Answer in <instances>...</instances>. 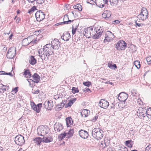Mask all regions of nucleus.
Instances as JSON below:
<instances>
[{
    "mask_svg": "<svg viewBox=\"0 0 151 151\" xmlns=\"http://www.w3.org/2000/svg\"><path fill=\"white\" fill-rule=\"evenodd\" d=\"M111 15V13L109 10L105 11L102 15V17L106 19H109Z\"/></svg>",
    "mask_w": 151,
    "mask_h": 151,
    "instance_id": "17",
    "label": "nucleus"
},
{
    "mask_svg": "<svg viewBox=\"0 0 151 151\" xmlns=\"http://www.w3.org/2000/svg\"><path fill=\"white\" fill-rule=\"evenodd\" d=\"M44 107L48 110H50L53 106V104H43Z\"/></svg>",
    "mask_w": 151,
    "mask_h": 151,
    "instance_id": "35",
    "label": "nucleus"
},
{
    "mask_svg": "<svg viewBox=\"0 0 151 151\" xmlns=\"http://www.w3.org/2000/svg\"><path fill=\"white\" fill-rule=\"evenodd\" d=\"M83 84L85 86L87 87H89L91 85V83L89 81L84 82L83 83Z\"/></svg>",
    "mask_w": 151,
    "mask_h": 151,
    "instance_id": "46",
    "label": "nucleus"
},
{
    "mask_svg": "<svg viewBox=\"0 0 151 151\" xmlns=\"http://www.w3.org/2000/svg\"><path fill=\"white\" fill-rule=\"evenodd\" d=\"M6 86L0 83V94L3 93L6 91Z\"/></svg>",
    "mask_w": 151,
    "mask_h": 151,
    "instance_id": "31",
    "label": "nucleus"
},
{
    "mask_svg": "<svg viewBox=\"0 0 151 151\" xmlns=\"http://www.w3.org/2000/svg\"><path fill=\"white\" fill-rule=\"evenodd\" d=\"M128 97V95L124 92H121L120 93L118 96V99L119 101L121 102V103H129V101L127 100V99Z\"/></svg>",
    "mask_w": 151,
    "mask_h": 151,
    "instance_id": "5",
    "label": "nucleus"
},
{
    "mask_svg": "<svg viewBox=\"0 0 151 151\" xmlns=\"http://www.w3.org/2000/svg\"><path fill=\"white\" fill-rule=\"evenodd\" d=\"M145 151H151V145H150L145 149Z\"/></svg>",
    "mask_w": 151,
    "mask_h": 151,
    "instance_id": "49",
    "label": "nucleus"
},
{
    "mask_svg": "<svg viewBox=\"0 0 151 151\" xmlns=\"http://www.w3.org/2000/svg\"><path fill=\"white\" fill-rule=\"evenodd\" d=\"M6 72L4 71H0V75H5Z\"/></svg>",
    "mask_w": 151,
    "mask_h": 151,
    "instance_id": "63",
    "label": "nucleus"
},
{
    "mask_svg": "<svg viewBox=\"0 0 151 151\" xmlns=\"http://www.w3.org/2000/svg\"><path fill=\"white\" fill-rule=\"evenodd\" d=\"M32 79H27L29 83V86L32 87L35 86V83H38L40 80V76L37 73H35L32 76Z\"/></svg>",
    "mask_w": 151,
    "mask_h": 151,
    "instance_id": "4",
    "label": "nucleus"
},
{
    "mask_svg": "<svg viewBox=\"0 0 151 151\" xmlns=\"http://www.w3.org/2000/svg\"><path fill=\"white\" fill-rule=\"evenodd\" d=\"M103 31L102 29H96V31L93 37L94 39H97L99 38L102 35Z\"/></svg>",
    "mask_w": 151,
    "mask_h": 151,
    "instance_id": "15",
    "label": "nucleus"
},
{
    "mask_svg": "<svg viewBox=\"0 0 151 151\" xmlns=\"http://www.w3.org/2000/svg\"><path fill=\"white\" fill-rule=\"evenodd\" d=\"M63 129L62 124L60 123H56L54 125V129L55 131L59 132Z\"/></svg>",
    "mask_w": 151,
    "mask_h": 151,
    "instance_id": "16",
    "label": "nucleus"
},
{
    "mask_svg": "<svg viewBox=\"0 0 151 151\" xmlns=\"http://www.w3.org/2000/svg\"><path fill=\"white\" fill-rule=\"evenodd\" d=\"M103 131L99 128H96L92 130V134L93 137L97 140L101 139L103 137Z\"/></svg>",
    "mask_w": 151,
    "mask_h": 151,
    "instance_id": "2",
    "label": "nucleus"
},
{
    "mask_svg": "<svg viewBox=\"0 0 151 151\" xmlns=\"http://www.w3.org/2000/svg\"><path fill=\"white\" fill-rule=\"evenodd\" d=\"M105 3L106 4H107V2L109 1L111 5L113 6H116L118 3V0H105Z\"/></svg>",
    "mask_w": 151,
    "mask_h": 151,
    "instance_id": "22",
    "label": "nucleus"
},
{
    "mask_svg": "<svg viewBox=\"0 0 151 151\" xmlns=\"http://www.w3.org/2000/svg\"><path fill=\"white\" fill-rule=\"evenodd\" d=\"M140 14H143L144 15H145L148 16V11H147V9L145 7H142V9H141V12Z\"/></svg>",
    "mask_w": 151,
    "mask_h": 151,
    "instance_id": "32",
    "label": "nucleus"
},
{
    "mask_svg": "<svg viewBox=\"0 0 151 151\" xmlns=\"http://www.w3.org/2000/svg\"><path fill=\"white\" fill-rule=\"evenodd\" d=\"M36 60L33 56H31L29 57V62L30 64L33 65H35L36 63Z\"/></svg>",
    "mask_w": 151,
    "mask_h": 151,
    "instance_id": "27",
    "label": "nucleus"
},
{
    "mask_svg": "<svg viewBox=\"0 0 151 151\" xmlns=\"http://www.w3.org/2000/svg\"><path fill=\"white\" fill-rule=\"evenodd\" d=\"M35 16L37 21L40 22L45 18V15L42 11L39 10L36 13Z\"/></svg>",
    "mask_w": 151,
    "mask_h": 151,
    "instance_id": "10",
    "label": "nucleus"
},
{
    "mask_svg": "<svg viewBox=\"0 0 151 151\" xmlns=\"http://www.w3.org/2000/svg\"><path fill=\"white\" fill-rule=\"evenodd\" d=\"M126 144L129 147H132V142L131 140H127L126 141Z\"/></svg>",
    "mask_w": 151,
    "mask_h": 151,
    "instance_id": "41",
    "label": "nucleus"
},
{
    "mask_svg": "<svg viewBox=\"0 0 151 151\" xmlns=\"http://www.w3.org/2000/svg\"><path fill=\"white\" fill-rule=\"evenodd\" d=\"M42 104H31V106L33 109L36 111L37 113L39 112L42 107Z\"/></svg>",
    "mask_w": 151,
    "mask_h": 151,
    "instance_id": "18",
    "label": "nucleus"
},
{
    "mask_svg": "<svg viewBox=\"0 0 151 151\" xmlns=\"http://www.w3.org/2000/svg\"><path fill=\"white\" fill-rule=\"evenodd\" d=\"M64 105H65V108H67L71 106L72 104H64Z\"/></svg>",
    "mask_w": 151,
    "mask_h": 151,
    "instance_id": "61",
    "label": "nucleus"
},
{
    "mask_svg": "<svg viewBox=\"0 0 151 151\" xmlns=\"http://www.w3.org/2000/svg\"><path fill=\"white\" fill-rule=\"evenodd\" d=\"M101 145H102V146L104 148H105L106 146V143H103V141L101 142Z\"/></svg>",
    "mask_w": 151,
    "mask_h": 151,
    "instance_id": "60",
    "label": "nucleus"
},
{
    "mask_svg": "<svg viewBox=\"0 0 151 151\" xmlns=\"http://www.w3.org/2000/svg\"><path fill=\"white\" fill-rule=\"evenodd\" d=\"M114 37V36L111 32L107 31L105 35V39L104 41V43L109 42L112 40Z\"/></svg>",
    "mask_w": 151,
    "mask_h": 151,
    "instance_id": "8",
    "label": "nucleus"
},
{
    "mask_svg": "<svg viewBox=\"0 0 151 151\" xmlns=\"http://www.w3.org/2000/svg\"><path fill=\"white\" fill-rule=\"evenodd\" d=\"M137 21H135V24H136L135 26L136 27L137 26L138 27H140V26H142L143 25V24H140L138 23H137Z\"/></svg>",
    "mask_w": 151,
    "mask_h": 151,
    "instance_id": "55",
    "label": "nucleus"
},
{
    "mask_svg": "<svg viewBox=\"0 0 151 151\" xmlns=\"http://www.w3.org/2000/svg\"><path fill=\"white\" fill-rule=\"evenodd\" d=\"M109 104H99V106L104 109L107 108L109 106Z\"/></svg>",
    "mask_w": 151,
    "mask_h": 151,
    "instance_id": "47",
    "label": "nucleus"
},
{
    "mask_svg": "<svg viewBox=\"0 0 151 151\" xmlns=\"http://www.w3.org/2000/svg\"><path fill=\"white\" fill-rule=\"evenodd\" d=\"M74 133V130L73 129H70L68 133H67V138H69L73 135Z\"/></svg>",
    "mask_w": 151,
    "mask_h": 151,
    "instance_id": "34",
    "label": "nucleus"
},
{
    "mask_svg": "<svg viewBox=\"0 0 151 151\" xmlns=\"http://www.w3.org/2000/svg\"><path fill=\"white\" fill-rule=\"evenodd\" d=\"M101 101H102V104H106V103H108V104H109V102L107 101V100H106V99H101Z\"/></svg>",
    "mask_w": 151,
    "mask_h": 151,
    "instance_id": "52",
    "label": "nucleus"
},
{
    "mask_svg": "<svg viewBox=\"0 0 151 151\" xmlns=\"http://www.w3.org/2000/svg\"><path fill=\"white\" fill-rule=\"evenodd\" d=\"M148 16L143 14H139L137 16V18L139 20L142 21H145L148 18Z\"/></svg>",
    "mask_w": 151,
    "mask_h": 151,
    "instance_id": "25",
    "label": "nucleus"
},
{
    "mask_svg": "<svg viewBox=\"0 0 151 151\" xmlns=\"http://www.w3.org/2000/svg\"><path fill=\"white\" fill-rule=\"evenodd\" d=\"M23 75L26 78H29L31 77V74L29 69H27L24 70Z\"/></svg>",
    "mask_w": 151,
    "mask_h": 151,
    "instance_id": "24",
    "label": "nucleus"
},
{
    "mask_svg": "<svg viewBox=\"0 0 151 151\" xmlns=\"http://www.w3.org/2000/svg\"><path fill=\"white\" fill-rule=\"evenodd\" d=\"M50 44H47L43 48L39 50L38 52L40 57L42 61L48 60L50 55H52L53 53L52 51H50Z\"/></svg>",
    "mask_w": 151,
    "mask_h": 151,
    "instance_id": "1",
    "label": "nucleus"
},
{
    "mask_svg": "<svg viewBox=\"0 0 151 151\" xmlns=\"http://www.w3.org/2000/svg\"><path fill=\"white\" fill-rule=\"evenodd\" d=\"M127 46V44L125 41L123 40H120L116 43L115 48L118 50H123L125 49Z\"/></svg>",
    "mask_w": 151,
    "mask_h": 151,
    "instance_id": "6",
    "label": "nucleus"
},
{
    "mask_svg": "<svg viewBox=\"0 0 151 151\" xmlns=\"http://www.w3.org/2000/svg\"><path fill=\"white\" fill-rule=\"evenodd\" d=\"M122 105V104H118V107H119V110H122V109L123 108V107L121 106Z\"/></svg>",
    "mask_w": 151,
    "mask_h": 151,
    "instance_id": "62",
    "label": "nucleus"
},
{
    "mask_svg": "<svg viewBox=\"0 0 151 151\" xmlns=\"http://www.w3.org/2000/svg\"><path fill=\"white\" fill-rule=\"evenodd\" d=\"M134 64L137 69L140 68V64L139 61L138 60L135 61H134Z\"/></svg>",
    "mask_w": 151,
    "mask_h": 151,
    "instance_id": "39",
    "label": "nucleus"
},
{
    "mask_svg": "<svg viewBox=\"0 0 151 151\" xmlns=\"http://www.w3.org/2000/svg\"><path fill=\"white\" fill-rule=\"evenodd\" d=\"M51 47L55 50H58L60 47V42L58 40L55 39L51 42Z\"/></svg>",
    "mask_w": 151,
    "mask_h": 151,
    "instance_id": "11",
    "label": "nucleus"
},
{
    "mask_svg": "<svg viewBox=\"0 0 151 151\" xmlns=\"http://www.w3.org/2000/svg\"><path fill=\"white\" fill-rule=\"evenodd\" d=\"M14 141L16 144L20 146L22 145L25 142L24 137L21 135L16 136Z\"/></svg>",
    "mask_w": 151,
    "mask_h": 151,
    "instance_id": "9",
    "label": "nucleus"
},
{
    "mask_svg": "<svg viewBox=\"0 0 151 151\" xmlns=\"http://www.w3.org/2000/svg\"><path fill=\"white\" fill-rule=\"evenodd\" d=\"M72 93L74 94L79 92V90L77 88L73 87L72 89Z\"/></svg>",
    "mask_w": 151,
    "mask_h": 151,
    "instance_id": "42",
    "label": "nucleus"
},
{
    "mask_svg": "<svg viewBox=\"0 0 151 151\" xmlns=\"http://www.w3.org/2000/svg\"><path fill=\"white\" fill-rule=\"evenodd\" d=\"M41 31L40 30H38L37 31H35L34 32V35H38L40 34Z\"/></svg>",
    "mask_w": 151,
    "mask_h": 151,
    "instance_id": "54",
    "label": "nucleus"
},
{
    "mask_svg": "<svg viewBox=\"0 0 151 151\" xmlns=\"http://www.w3.org/2000/svg\"><path fill=\"white\" fill-rule=\"evenodd\" d=\"M66 124L68 127H70L73 123V121L71 117H68L67 118L66 120Z\"/></svg>",
    "mask_w": 151,
    "mask_h": 151,
    "instance_id": "26",
    "label": "nucleus"
},
{
    "mask_svg": "<svg viewBox=\"0 0 151 151\" xmlns=\"http://www.w3.org/2000/svg\"><path fill=\"white\" fill-rule=\"evenodd\" d=\"M90 111L88 110L83 109L81 112V115L82 117H86L90 114Z\"/></svg>",
    "mask_w": 151,
    "mask_h": 151,
    "instance_id": "23",
    "label": "nucleus"
},
{
    "mask_svg": "<svg viewBox=\"0 0 151 151\" xmlns=\"http://www.w3.org/2000/svg\"><path fill=\"white\" fill-rule=\"evenodd\" d=\"M42 139V141L45 143H48L52 142V138L50 136L47 135L43 136Z\"/></svg>",
    "mask_w": 151,
    "mask_h": 151,
    "instance_id": "19",
    "label": "nucleus"
},
{
    "mask_svg": "<svg viewBox=\"0 0 151 151\" xmlns=\"http://www.w3.org/2000/svg\"><path fill=\"white\" fill-rule=\"evenodd\" d=\"M146 115V113H144L143 112H139L138 114V116L139 118L142 119L143 117H145Z\"/></svg>",
    "mask_w": 151,
    "mask_h": 151,
    "instance_id": "38",
    "label": "nucleus"
},
{
    "mask_svg": "<svg viewBox=\"0 0 151 151\" xmlns=\"http://www.w3.org/2000/svg\"><path fill=\"white\" fill-rule=\"evenodd\" d=\"M18 87H16L14 88L12 90V91L14 92V93H16L18 91Z\"/></svg>",
    "mask_w": 151,
    "mask_h": 151,
    "instance_id": "56",
    "label": "nucleus"
},
{
    "mask_svg": "<svg viewBox=\"0 0 151 151\" xmlns=\"http://www.w3.org/2000/svg\"><path fill=\"white\" fill-rule=\"evenodd\" d=\"M37 3L39 4H42L45 1V0H36Z\"/></svg>",
    "mask_w": 151,
    "mask_h": 151,
    "instance_id": "50",
    "label": "nucleus"
},
{
    "mask_svg": "<svg viewBox=\"0 0 151 151\" xmlns=\"http://www.w3.org/2000/svg\"><path fill=\"white\" fill-rule=\"evenodd\" d=\"M64 105H62V104H56L55 109L56 111H58L61 110Z\"/></svg>",
    "mask_w": 151,
    "mask_h": 151,
    "instance_id": "33",
    "label": "nucleus"
},
{
    "mask_svg": "<svg viewBox=\"0 0 151 151\" xmlns=\"http://www.w3.org/2000/svg\"><path fill=\"white\" fill-rule=\"evenodd\" d=\"M66 136L67 137V133L64 132V133L61 134L58 137L60 140H62Z\"/></svg>",
    "mask_w": 151,
    "mask_h": 151,
    "instance_id": "40",
    "label": "nucleus"
},
{
    "mask_svg": "<svg viewBox=\"0 0 151 151\" xmlns=\"http://www.w3.org/2000/svg\"><path fill=\"white\" fill-rule=\"evenodd\" d=\"M32 92L34 93H38L39 92V90L38 89H37L36 90L32 89Z\"/></svg>",
    "mask_w": 151,
    "mask_h": 151,
    "instance_id": "51",
    "label": "nucleus"
},
{
    "mask_svg": "<svg viewBox=\"0 0 151 151\" xmlns=\"http://www.w3.org/2000/svg\"><path fill=\"white\" fill-rule=\"evenodd\" d=\"M63 21V22L57 23L55 25L56 26H58L64 24H68L70 23L71 22H72L73 20H69V19L68 15L67 14H66L64 16Z\"/></svg>",
    "mask_w": 151,
    "mask_h": 151,
    "instance_id": "12",
    "label": "nucleus"
},
{
    "mask_svg": "<svg viewBox=\"0 0 151 151\" xmlns=\"http://www.w3.org/2000/svg\"><path fill=\"white\" fill-rule=\"evenodd\" d=\"M120 21L119 20H115L114 21H113V24H117L119 23L120 22Z\"/></svg>",
    "mask_w": 151,
    "mask_h": 151,
    "instance_id": "59",
    "label": "nucleus"
},
{
    "mask_svg": "<svg viewBox=\"0 0 151 151\" xmlns=\"http://www.w3.org/2000/svg\"><path fill=\"white\" fill-rule=\"evenodd\" d=\"M42 139L40 137H37L34 139V142L37 145H40L42 141Z\"/></svg>",
    "mask_w": 151,
    "mask_h": 151,
    "instance_id": "30",
    "label": "nucleus"
},
{
    "mask_svg": "<svg viewBox=\"0 0 151 151\" xmlns=\"http://www.w3.org/2000/svg\"><path fill=\"white\" fill-rule=\"evenodd\" d=\"M76 100V98H74L73 99L70 100L69 102L67 104H73Z\"/></svg>",
    "mask_w": 151,
    "mask_h": 151,
    "instance_id": "48",
    "label": "nucleus"
},
{
    "mask_svg": "<svg viewBox=\"0 0 151 151\" xmlns=\"http://www.w3.org/2000/svg\"><path fill=\"white\" fill-rule=\"evenodd\" d=\"M118 151H128V150L126 147H119L118 150Z\"/></svg>",
    "mask_w": 151,
    "mask_h": 151,
    "instance_id": "44",
    "label": "nucleus"
},
{
    "mask_svg": "<svg viewBox=\"0 0 151 151\" xmlns=\"http://www.w3.org/2000/svg\"><path fill=\"white\" fill-rule=\"evenodd\" d=\"M70 35L68 32H66L63 34L61 37V38L65 41H68L70 38Z\"/></svg>",
    "mask_w": 151,
    "mask_h": 151,
    "instance_id": "21",
    "label": "nucleus"
},
{
    "mask_svg": "<svg viewBox=\"0 0 151 151\" xmlns=\"http://www.w3.org/2000/svg\"><path fill=\"white\" fill-rule=\"evenodd\" d=\"M90 28H91V30H90L91 32V37H92L93 38L94 35L96 31V29L95 28L94 29H93V28L92 27H90Z\"/></svg>",
    "mask_w": 151,
    "mask_h": 151,
    "instance_id": "37",
    "label": "nucleus"
},
{
    "mask_svg": "<svg viewBox=\"0 0 151 151\" xmlns=\"http://www.w3.org/2000/svg\"><path fill=\"white\" fill-rule=\"evenodd\" d=\"M88 91H89L90 92L91 91L90 89L87 88H86L83 89L84 92H88Z\"/></svg>",
    "mask_w": 151,
    "mask_h": 151,
    "instance_id": "58",
    "label": "nucleus"
},
{
    "mask_svg": "<svg viewBox=\"0 0 151 151\" xmlns=\"http://www.w3.org/2000/svg\"><path fill=\"white\" fill-rule=\"evenodd\" d=\"M91 28H90V27L87 29H86L84 31V35L85 36H86V37H88V38H89L91 37V32L90 30Z\"/></svg>",
    "mask_w": 151,
    "mask_h": 151,
    "instance_id": "29",
    "label": "nucleus"
},
{
    "mask_svg": "<svg viewBox=\"0 0 151 151\" xmlns=\"http://www.w3.org/2000/svg\"><path fill=\"white\" fill-rule=\"evenodd\" d=\"M144 111V112H145V110ZM146 114H147V117L151 119V108L150 107L147 109L146 111Z\"/></svg>",
    "mask_w": 151,
    "mask_h": 151,
    "instance_id": "28",
    "label": "nucleus"
},
{
    "mask_svg": "<svg viewBox=\"0 0 151 151\" xmlns=\"http://www.w3.org/2000/svg\"><path fill=\"white\" fill-rule=\"evenodd\" d=\"M16 48L13 47H10L8 50L6 54L7 57L10 59L13 58L16 54Z\"/></svg>",
    "mask_w": 151,
    "mask_h": 151,
    "instance_id": "7",
    "label": "nucleus"
},
{
    "mask_svg": "<svg viewBox=\"0 0 151 151\" xmlns=\"http://www.w3.org/2000/svg\"><path fill=\"white\" fill-rule=\"evenodd\" d=\"M98 116L97 115H96L93 118V119H92L93 122H95L96 121L97 119H98Z\"/></svg>",
    "mask_w": 151,
    "mask_h": 151,
    "instance_id": "57",
    "label": "nucleus"
},
{
    "mask_svg": "<svg viewBox=\"0 0 151 151\" xmlns=\"http://www.w3.org/2000/svg\"><path fill=\"white\" fill-rule=\"evenodd\" d=\"M32 36L27 37V38L24 39L22 41V44L24 46H26L28 45L29 43L32 42L30 39Z\"/></svg>",
    "mask_w": 151,
    "mask_h": 151,
    "instance_id": "13",
    "label": "nucleus"
},
{
    "mask_svg": "<svg viewBox=\"0 0 151 151\" xmlns=\"http://www.w3.org/2000/svg\"><path fill=\"white\" fill-rule=\"evenodd\" d=\"M104 0H95V3L99 7L102 8L104 6Z\"/></svg>",
    "mask_w": 151,
    "mask_h": 151,
    "instance_id": "20",
    "label": "nucleus"
},
{
    "mask_svg": "<svg viewBox=\"0 0 151 151\" xmlns=\"http://www.w3.org/2000/svg\"><path fill=\"white\" fill-rule=\"evenodd\" d=\"M73 8L74 9H78L79 11H81L82 10V7L80 4L74 6Z\"/></svg>",
    "mask_w": 151,
    "mask_h": 151,
    "instance_id": "36",
    "label": "nucleus"
},
{
    "mask_svg": "<svg viewBox=\"0 0 151 151\" xmlns=\"http://www.w3.org/2000/svg\"><path fill=\"white\" fill-rule=\"evenodd\" d=\"M76 29H77V28L76 27L74 28V27H73H73H72V34L73 35H74L75 34Z\"/></svg>",
    "mask_w": 151,
    "mask_h": 151,
    "instance_id": "53",
    "label": "nucleus"
},
{
    "mask_svg": "<svg viewBox=\"0 0 151 151\" xmlns=\"http://www.w3.org/2000/svg\"><path fill=\"white\" fill-rule=\"evenodd\" d=\"M113 65L111 64H109L108 65V67L112 69L113 68Z\"/></svg>",
    "mask_w": 151,
    "mask_h": 151,
    "instance_id": "64",
    "label": "nucleus"
},
{
    "mask_svg": "<svg viewBox=\"0 0 151 151\" xmlns=\"http://www.w3.org/2000/svg\"><path fill=\"white\" fill-rule=\"evenodd\" d=\"M49 128L46 126L41 125L37 129V134L39 136H43L47 134L49 131Z\"/></svg>",
    "mask_w": 151,
    "mask_h": 151,
    "instance_id": "3",
    "label": "nucleus"
},
{
    "mask_svg": "<svg viewBox=\"0 0 151 151\" xmlns=\"http://www.w3.org/2000/svg\"><path fill=\"white\" fill-rule=\"evenodd\" d=\"M36 9V6H34L28 11V13L31 14L32 12H33Z\"/></svg>",
    "mask_w": 151,
    "mask_h": 151,
    "instance_id": "43",
    "label": "nucleus"
},
{
    "mask_svg": "<svg viewBox=\"0 0 151 151\" xmlns=\"http://www.w3.org/2000/svg\"><path fill=\"white\" fill-rule=\"evenodd\" d=\"M146 59L148 64H151V56H149L146 58Z\"/></svg>",
    "mask_w": 151,
    "mask_h": 151,
    "instance_id": "45",
    "label": "nucleus"
},
{
    "mask_svg": "<svg viewBox=\"0 0 151 151\" xmlns=\"http://www.w3.org/2000/svg\"><path fill=\"white\" fill-rule=\"evenodd\" d=\"M79 134L81 138L84 139L87 138L88 135L87 132L84 130H81L79 131Z\"/></svg>",
    "mask_w": 151,
    "mask_h": 151,
    "instance_id": "14",
    "label": "nucleus"
}]
</instances>
